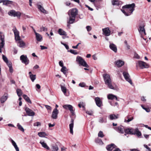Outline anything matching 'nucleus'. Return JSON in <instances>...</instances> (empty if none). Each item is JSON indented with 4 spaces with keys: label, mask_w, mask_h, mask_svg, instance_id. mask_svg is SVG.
<instances>
[{
    "label": "nucleus",
    "mask_w": 151,
    "mask_h": 151,
    "mask_svg": "<svg viewBox=\"0 0 151 151\" xmlns=\"http://www.w3.org/2000/svg\"><path fill=\"white\" fill-rule=\"evenodd\" d=\"M134 7L135 4L133 3L123 6L122 8L124 9H121V10L126 16H129L130 15L134 10Z\"/></svg>",
    "instance_id": "obj_1"
},
{
    "label": "nucleus",
    "mask_w": 151,
    "mask_h": 151,
    "mask_svg": "<svg viewBox=\"0 0 151 151\" xmlns=\"http://www.w3.org/2000/svg\"><path fill=\"white\" fill-rule=\"evenodd\" d=\"M78 11L76 9H73L70 10L68 12L69 19L67 22V26H69L70 24L73 23L75 20V18L78 14Z\"/></svg>",
    "instance_id": "obj_2"
},
{
    "label": "nucleus",
    "mask_w": 151,
    "mask_h": 151,
    "mask_svg": "<svg viewBox=\"0 0 151 151\" xmlns=\"http://www.w3.org/2000/svg\"><path fill=\"white\" fill-rule=\"evenodd\" d=\"M103 77L105 85L109 88L115 89V88L112 84L110 75L107 73L104 74L103 75Z\"/></svg>",
    "instance_id": "obj_3"
},
{
    "label": "nucleus",
    "mask_w": 151,
    "mask_h": 151,
    "mask_svg": "<svg viewBox=\"0 0 151 151\" xmlns=\"http://www.w3.org/2000/svg\"><path fill=\"white\" fill-rule=\"evenodd\" d=\"M124 132L126 134L131 135L136 134L138 137H140L141 133L137 128L134 129L132 128H127L124 130Z\"/></svg>",
    "instance_id": "obj_4"
},
{
    "label": "nucleus",
    "mask_w": 151,
    "mask_h": 151,
    "mask_svg": "<svg viewBox=\"0 0 151 151\" xmlns=\"http://www.w3.org/2000/svg\"><path fill=\"white\" fill-rule=\"evenodd\" d=\"M76 60L80 65L86 68H88L89 66L86 62L81 57L79 56H77Z\"/></svg>",
    "instance_id": "obj_5"
},
{
    "label": "nucleus",
    "mask_w": 151,
    "mask_h": 151,
    "mask_svg": "<svg viewBox=\"0 0 151 151\" xmlns=\"http://www.w3.org/2000/svg\"><path fill=\"white\" fill-rule=\"evenodd\" d=\"M136 65L137 66H139L141 69L148 68L149 67L148 64L142 61H138L137 62Z\"/></svg>",
    "instance_id": "obj_6"
},
{
    "label": "nucleus",
    "mask_w": 151,
    "mask_h": 151,
    "mask_svg": "<svg viewBox=\"0 0 151 151\" xmlns=\"http://www.w3.org/2000/svg\"><path fill=\"white\" fill-rule=\"evenodd\" d=\"M145 25L143 23L140 24L138 28V30L142 36L145 35H146L145 29Z\"/></svg>",
    "instance_id": "obj_7"
},
{
    "label": "nucleus",
    "mask_w": 151,
    "mask_h": 151,
    "mask_svg": "<svg viewBox=\"0 0 151 151\" xmlns=\"http://www.w3.org/2000/svg\"><path fill=\"white\" fill-rule=\"evenodd\" d=\"M8 14L12 16L17 17L19 18L21 15V13L19 12H16L14 10H12L8 12Z\"/></svg>",
    "instance_id": "obj_8"
},
{
    "label": "nucleus",
    "mask_w": 151,
    "mask_h": 151,
    "mask_svg": "<svg viewBox=\"0 0 151 151\" xmlns=\"http://www.w3.org/2000/svg\"><path fill=\"white\" fill-rule=\"evenodd\" d=\"M14 34L15 39L16 40H20V37L19 35V32L15 27H14L12 29Z\"/></svg>",
    "instance_id": "obj_9"
},
{
    "label": "nucleus",
    "mask_w": 151,
    "mask_h": 151,
    "mask_svg": "<svg viewBox=\"0 0 151 151\" xmlns=\"http://www.w3.org/2000/svg\"><path fill=\"white\" fill-rule=\"evenodd\" d=\"M123 75L125 80L131 85H132L133 83L129 74L126 72H124L123 73Z\"/></svg>",
    "instance_id": "obj_10"
},
{
    "label": "nucleus",
    "mask_w": 151,
    "mask_h": 151,
    "mask_svg": "<svg viewBox=\"0 0 151 151\" xmlns=\"http://www.w3.org/2000/svg\"><path fill=\"white\" fill-rule=\"evenodd\" d=\"M20 60L22 63L26 65H27L29 63V60L26 55H22L20 57Z\"/></svg>",
    "instance_id": "obj_11"
},
{
    "label": "nucleus",
    "mask_w": 151,
    "mask_h": 151,
    "mask_svg": "<svg viewBox=\"0 0 151 151\" xmlns=\"http://www.w3.org/2000/svg\"><path fill=\"white\" fill-rule=\"evenodd\" d=\"M103 34L105 36H108L110 35L111 31L109 27H106L102 29Z\"/></svg>",
    "instance_id": "obj_12"
},
{
    "label": "nucleus",
    "mask_w": 151,
    "mask_h": 151,
    "mask_svg": "<svg viewBox=\"0 0 151 151\" xmlns=\"http://www.w3.org/2000/svg\"><path fill=\"white\" fill-rule=\"evenodd\" d=\"M25 110L27 115L30 116H33L35 115V112L31 109L28 107H26Z\"/></svg>",
    "instance_id": "obj_13"
},
{
    "label": "nucleus",
    "mask_w": 151,
    "mask_h": 151,
    "mask_svg": "<svg viewBox=\"0 0 151 151\" xmlns=\"http://www.w3.org/2000/svg\"><path fill=\"white\" fill-rule=\"evenodd\" d=\"M58 113V111L57 108H55L53 110L52 115V117L53 119H56L57 115Z\"/></svg>",
    "instance_id": "obj_14"
},
{
    "label": "nucleus",
    "mask_w": 151,
    "mask_h": 151,
    "mask_svg": "<svg viewBox=\"0 0 151 151\" xmlns=\"http://www.w3.org/2000/svg\"><path fill=\"white\" fill-rule=\"evenodd\" d=\"M115 129L117 132L120 133H123L125 130L124 127L122 126H119Z\"/></svg>",
    "instance_id": "obj_15"
},
{
    "label": "nucleus",
    "mask_w": 151,
    "mask_h": 151,
    "mask_svg": "<svg viewBox=\"0 0 151 151\" xmlns=\"http://www.w3.org/2000/svg\"><path fill=\"white\" fill-rule=\"evenodd\" d=\"M109 47L110 49L115 52H117V48L116 46L113 43H110Z\"/></svg>",
    "instance_id": "obj_16"
},
{
    "label": "nucleus",
    "mask_w": 151,
    "mask_h": 151,
    "mask_svg": "<svg viewBox=\"0 0 151 151\" xmlns=\"http://www.w3.org/2000/svg\"><path fill=\"white\" fill-rule=\"evenodd\" d=\"M95 101L96 105L100 107L102 105V101L99 97L96 98L95 99Z\"/></svg>",
    "instance_id": "obj_17"
},
{
    "label": "nucleus",
    "mask_w": 151,
    "mask_h": 151,
    "mask_svg": "<svg viewBox=\"0 0 151 151\" xmlns=\"http://www.w3.org/2000/svg\"><path fill=\"white\" fill-rule=\"evenodd\" d=\"M116 64L117 67H120L124 65V62L122 60H118L116 61Z\"/></svg>",
    "instance_id": "obj_18"
},
{
    "label": "nucleus",
    "mask_w": 151,
    "mask_h": 151,
    "mask_svg": "<svg viewBox=\"0 0 151 151\" xmlns=\"http://www.w3.org/2000/svg\"><path fill=\"white\" fill-rule=\"evenodd\" d=\"M36 38L37 40L39 42H41L42 40V36L38 33H36L35 35Z\"/></svg>",
    "instance_id": "obj_19"
},
{
    "label": "nucleus",
    "mask_w": 151,
    "mask_h": 151,
    "mask_svg": "<svg viewBox=\"0 0 151 151\" xmlns=\"http://www.w3.org/2000/svg\"><path fill=\"white\" fill-rule=\"evenodd\" d=\"M38 9L42 12L44 13H47V12L44 9L43 7L41 5L37 4Z\"/></svg>",
    "instance_id": "obj_20"
},
{
    "label": "nucleus",
    "mask_w": 151,
    "mask_h": 151,
    "mask_svg": "<svg viewBox=\"0 0 151 151\" xmlns=\"http://www.w3.org/2000/svg\"><path fill=\"white\" fill-rule=\"evenodd\" d=\"M73 119H72L71 120V123L69 125L70 132V133L72 134H73Z\"/></svg>",
    "instance_id": "obj_21"
},
{
    "label": "nucleus",
    "mask_w": 151,
    "mask_h": 151,
    "mask_svg": "<svg viewBox=\"0 0 151 151\" xmlns=\"http://www.w3.org/2000/svg\"><path fill=\"white\" fill-rule=\"evenodd\" d=\"M40 143L41 144L42 147L47 149V150H50V148L48 147L44 141H41Z\"/></svg>",
    "instance_id": "obj_22"
},
{
    "label": "nucleus",
    "mask_w": 151,
    "mask_h": 151,
    "mask_svg": "<svg viewBox=\"0 0 151 151\" xmlns=\"http://www.w3.org/2000/svg\"><path fill=\"white\" fill-rule=\"evenodd\" d=\"M107 97L109 99L113 100L115 99L116 100H117V97L112 94H108L107 96Z\"/></svg>",
    "instance_id": "obj_23"
},
{
    "label": "nucleus",
    "mask_w": 151,
    "mask_h": 151,
    "mask_svg": "<svg viewBox=\"0 0 151 151\" xmlns=\"http://www.w3.org/2000/svg\"><path fill=\"white\" fill-rule=\"evenodd\" d=\"M63 107L66 109H69L70 111L72 109H73V107L71 105L69 104H66L63 106Z\"/></svg>",
    "instance_id": "obj_24"
},
{
    "label": "nucleus",
    "mask_w": 151,
    "mask_h": 151,
    "mask_svg": "<svg viewBox=\"0 0 151 151\" xmlns=\"http://www.w3.org/2000/svg\"><path fill=\"white\" fill-rule=\"evenodd\" d=\"M134 119L133 117H129V116H128L127 117L124 119V122L128 123L129 122L132 121Z\"/></svg>",
    "instance_id": "obj_25"
},
{
    "label": "nucleus",
    "mask_w": 151,
    "mask_h": 151,
    "mask_svg": "<svg viewBox=\"0 0 151 151\" xmlns=\"http://www.w3.org/2000/svg\"><path fill=\"white\" fill-rule=\"evenodd\" d=\"M60 87L62 91L64 93V95H65L67 91V89L65 85H61Z\"/></svg>",
    "instance_id": "obj_26"
},
{
    "label": "nucleus",
    "mask_w": 151,
    "mask_h": 151,
    "mask_svg": "<svg viewBox=\"0 0 151 151\" xmlns=\"http://www.w3.org/2000/svg\"><path fill=\"white\" fill-rule=\"evenodd\" d=\"M114 145V144H111L108 145L106 147V148L108 150H111L115 147Z\"/></svg>",
    "instance_id": "obj_27"
},
{
    "label": "nucleus",
    "mask_w": 151,
    "mask_h": 151,
    "mask_svg": "<svg viewBox=\"0 0 151 151\" xmlns=\"http://www.w3.org/2000/svg\"><path fill=\"white\" fill-rule=\"evenodd\" d=\"M23 97L27 102L30 104L32 103V102L29 98L27 95L25 94L23 95Z\"/></svg>",
    "instance_id": "obj_28"
},
{
    "label": "nucleus",
    "mask_w": 151,
    "mask_h": 151,
    "mask_svg": "<svg viewBox=\"0 0 151 151\" xmlns=\"http://www.w3.org/2000/svg\"><path fill=\"white\" fill-rule=\"evenodd\" d=\"M11 142H12V145L14 146L15 149H16V151H19V148L17 147V145L15 142L12 139V140H11Z\"/></svg>",
    "instance_id": "obj_29"
},
{
    "label": "nucleus",
    "mask_w": 151,
    "mask_h": 151,
    "mask_svg": "<svg viewBox=\"0 0 151 151\" xmlns=\"http://www.w3.org/2000/svg\"><path fill=\"white\" fill-rule=\"evenodd\" d=\"M7 97V95L5 94L2 96L1 99V103H4L6 100Z\"/></svg>",
    "instance_id": "obj_30"
},
{
    "label": "nucleus",
    "mask_w": 151,
    "mask_h": 151,
    "mask_svg": "<svg viewBox=\"0 0 151 151\" xmlns=\"http://www.w3.org/2000/svg\"><path fill=\"white\" fill-rule=\"evenodd\" d=\"M118 116L114 114H111L109 116V118L111 120L115 119H117Z\"/></svg>",
    "instance_id": "obj_31"
},
{
    "label": "nucleus",
    "mask_w": 151,
    "mask_h": 151,
    "mask_svg": "<svg viewBox=\"0 0 151 151\" xmlns=\"http://www.w3.org/2000/svg\"><path fill=\"white\" fill-rule=\"evenodd\" d=\"M58 32L60 35H66V33L61 29H59Z\"/></svg>",
    "instance_id": "obj_32"
},
{
    "label": "nucleus",
    "mask_w": 151,
    "mask_h": 151,
    "mask_svg": "<svg viewBox=\"0 0 151 151\" xmlns=\"http://www.w3.org/2000/svg\"><path fill=\"white\" fill-rule=\"evenodd\" d=\"M19 46L20 47H23L25 45V43L22 40H19Z\"/></svg>",
    "instance_id": "obj_33"
},
{
    "label": "nucleus",
    "mask_w": 151,
    "mask_h": 151,
    "mask_svg": "<svg viewBox=\"0 0 151 151\" xmlns=\"http://www.w3.org/2000/svg\"><path fill=\"white\" fill-rule=\"evenodd\" d=\"M38 135L40 137H44L47 136V134L44 132H40L38 133Z\"/></svg>",
    "instance_id": "obj_34"
},
{
    "label": "nucleus",
    "mask_w": 151,
    "mask_h": 151,
    "mask_svg": "<svg viewBox=\"0 0 151 151\" xmlns=\"http://www.w3.org/2000/svg\"><path fill=\"white\" fill-rule=\"evenodd\" d=\"M112 4L113 5H119L120 4L119 1L118 0H113L112 1Z\"/></svg>",
    "instance_id": "obj_35"
},
{
    "label": "nucleus",
    "mask_w": 151,
    "mask_h": 151,
    "mask_svg": "<svg viewBox=\"0 0 151 151\" xmlns=\"http://www.w3.org/2000/svg\"><path fill=\"white\" fill-rule=\"evenodd\" d=\"M17 94L19 96H21L22 94V92L20 89L18 88L16 90Z\"/></svg>",
    "instance_id": "obj_36"
},
{
    "label": "nucleus",
    "mask_w": 151,
    "mask_h": 151,
    "mask_svg": "<svg viewBox=\"0 0 151 151\" xmlns=\"http://www.w3.org/2000/svg\"><path fill=\"white\" fill-rule=\"evenodd\" d=\"M2 58H3V60H4V61L6 63L7 65H8V64L9 63H11V62L8 61L7 58L4 55H3Z\"/></svg>",
    "instance_id": "obj_37"
},
{
    "label": "nucleus",
    "mask_w": 151,
    "mask_h": 151,
    "mask_svg": "<svg viewBox=\"0 0 151 151\" xmlns=\"http://www.w3.org/2000/svg\"><path fill=\"white\" fill-rule=\"evenodd\" d=\"M3 4L4 5H7L11 3L12 1L9 0L4 1L3 0Z\"/></svg>",
    "instance_id": "obj_38"
},
{
    "label": "nucleus",
    "mask_w": 151,
    "mask_h": 151,
    "mask_svg": "<svg viewBox=\"0 0 151 151\" xmlns=\"http://www.w3.org/2000/svg\"><path fill=\"white\" fill-rule=\"evenodd\" d=\"M9 67V71L10 73H12L13 72V69L12 68V63H9L7 65Z\"/></svg>",
    "instance_id": "obj_39"
},
{
    "label": "nucleus",
    "mask_w": 151,
    "mask_h": 151,
    "mask_svg": "<svg viewBox=\"0 0 151 151\" xmlns=\"http://www.w3.org/2000/svg\"><path fill=\"white\" fill-rule=\"evenodd\" d=\"M18 128L21 131L24 132V130L23 127L19 124L18 123L17 125Z\"/></svg>",
    "instance_id": "obj_40"
},
{
    "label": "nucleus",
    "mask_w": 151,
    "mask_h": 151,
    "mask_svg": "<svg viewBox=\"0 0 151 151\" xmlns=\"http://www.w3.org/2000/svg\"><path fill=\"white\" fill-rule=\"evenodd\" d=\"M67 71V68L63 66L62 67V68L61 69V71L64 74H65L66 73Z\"/></svg>",
    "instance_id": "obj_41"
},
{
    "label": "nucleus",
    "mask_w": 151,
    "mask_h": 151,
    "mask_svg": "<svg viewBox=\"0 0 151 151\" xmlns=\"http://www.w3.org/2000/svg\"><path fill=\"white\" fill-rule=\"evenodd\" d=\"M78 106L80 108L82 106L83 108H84L85 106V103L83 102H80L78 104Z\"/></svg>",
    "instance_id": "obj_42"
},
{
    "label": "nucleus",
    "mask_w": 151,
    "mask_h": 151,
    "mask_svg": "<svg viewBox=\"0 0 151 151\" xmlns=\"http://www.w3.org/2000/svg\"><path fill=\"white\" fill-rule=\"evenodd\" d=\"M30 77L32 81L33 82L36 79V75H31Z\"/></svg>",
    "instance_id": "obj_43"
},
{
    "label": "nucleus",
    "mask_w": 151,
    "mask_h": 151,
    "mask_svg": "<svg viewBox=\"0 0 151 151\" xmlns=\"http://www.w3.org/2000/svg\"><path fill=\"white\" fill-rule=\"evenodd\" d=\"M52 151H58V147L57 146H52Z\"/></svg>",
    "instance_id": "obj_44"
},
{
    "label": "nucleus",
    "mask_w": 151,
    "mask_h": 151,
    "mask_svg": "<svg viewBox=\"0 0 151 151\" xmlns=\"http://www.w3.org/2000/svg\"><path fill=\"white\" fill-rule=\"evenodd\" d=\"M98 136L99 137H104V135L102 132L100 131L98 133Z\"/></svg>",
    "instance_id": "obj_45"
},
{
    "label": "nucleus",
    "mask_w": 151,
    "mask_h": 151,
    "mask_svg": "<svg viewBox=\"0 0 151 151\" xmlns=\"http://www.w3.org/2000/svg\"><path fill=\"white\" fill-rule=\"evenodd\" d=\"M86 84L82 82L80 83L79 84V86L82 87H84L85 86Z\"/></svg>",
    "instance_id": "obj_46"
},
{
    "label": "nucleus",
    "mask_w": 151,
    "mask_h": 151,
    "mask_svg": "<svg viewBox=\"0 0 151 151\" xmlns=\"http://www.w3.org/2000/svg\"><path fill=\"white\" fill-rule=\"evenodd\" d=\"M44 106L48 110L51 111L52 108L50 106L47 105H45Z\"/></svg>",
    "instance_id": "obj_47"
},
{
    "label": "nucleus",
    "mask_w": 151,
    "mask_h": 151,
    "mask_svg": "<svg viewBox=\"0 0 151 151\" xmlns=\"http://www.w3.org/2000/svg\"><path fill=\"white\" fill-rule=\"evenodd\" d=\"M86 28L88 32L90 31L92 29L91 27L89 26H87Z\"/></svg>",
    "instance_id": "obj_48"
},
{
    "label": "nucleus",
    "mask_w": 151,
    "mask_h": 151,
    "mask_svg": "<svg viewBox=\"0 0 151 151\" xmlns=\"http://www.w3.org/2000/svg\"><path fill=\"white\" fill-rule=\"evenodd\" d=\"M70 52L71 53L75 55H76L78 54V52H76L74 50H70Z\"/></svg>",
    "instance_id": "obj_49"
},
{
    "label": "nucleus",
    "mask_w": 151,
    "mask_h": 151,
    "mask_svg": "<svg viewBox=\"0 0 151 151\" xmlns=\"http://www.w3.org/2000/svg\"><path fill=\"white\" fill-rule=\"evenodd\" d=\"M41 30L42 31H46L47 30V28L45 27H42L41 28Z\"/></svg>",
    "instance_id": "obj_50"
},
{
    "label": "nucleus",
    "mask_w": 151,
    "mask_h": 151,
    "mask_svg": "<svg viewBox=\"0 0 151 151\" xmlns=\"http://www.w3.org/2000/svg\"><path fill=\"white\" fill-rule=\"evenodd\" d=\"M40 125V123L39 122H36L34 124V126H38Z\"/></svg>",
    "instance_id": "obj_51"
},
{
    "label": "nucleus",
    "mask_w": 151,
    "mask_h": 151,
    "mask_svg": "<svg viewBox=\"0 0 151 151\" xmlns=\"http://www.w3.org/2000/svg\"><path fill=\"white\" fill-rule=\"evenodd\" d=\"M88 0L89 1H91V2H92L95 6H97V4L95 2L96 0Z\"/></svg>",
    "instance_id": "obj_52"
},
{
    "label": "nucleus",
    "mask_w": 151,
    "mask_h": 151,
    "mask_svg": "<svg viewBox=\"0 0 151 151\" xmlns=\"http://www.w3.org/2000/svg\"><path fill=\"white\" fill-rule=\"evenodd\" d=\"M144 146L145 148L148 150V151H151V150L150 149V148L147 145H144Z\"/></svg>",
    "instance_id": "obj_53"
},
{
    "label": "nucleus",
    "mask_w": 151,
    "mask_h": 151,
    "mask_svg": "<svg viewBox=\"0 0 151 151\" xmlns=\"http://www.w3.org/2000/svg\"><path fill=\"white\" fill-rule=\"evenodd\" d=\"M61 44L62 45H64L65 47L67 49H69V47L66 44H64L62 42H61Z\"/></svg>",
    "instance_id": "obj_54"
},
{
    "label": "nucleus",
    "mask_w": 151,
    "mask_h": 151,
    "mask_svg": "<svg viewBox=\"0 0 151 151\" xmlns=\"http://www.w3.org/2000/svg\"><path fill=\"white\" fill-rule=\"evenodd\" d=\"M59 65L61 67H63V62L62 61H60L59 62Z\"/></svg>",
    "instance_id": "obj_55"
},
{
    "label": "nucleus",
    "mask_w": 151,
    "mask_h": 151,
    "mask_svg": "<svg viewBox=\"0 0 151 151\" xmlns=\"http://www.w3.org/2000/svg\"><path fill=\"white\" fill-rule=\"evenodd\" d=\"M81 44V43H79L77 44V45L76 46H73L72 47L73 49H77V48H78V46L79 45Z\"/></svg>",
    "instance_id": "obj_56"
},
{
    "label": "nucleus",
    "mask_w": 151,
    "mask_h": 151,
    "mask_svg": "<svg viewBox=\"0 0 151 151\" xmlns=\"http://www.w3.org/2000/svg\"><path fill=\"white\" fill-rule=\"evenodd\" d=\"M86 112L87 114H88L89 115H91L93 114L92 112V111H87Z\"/></svg>",
    "instance_id": "obj_57"
},
{
    "label": "nucleus",
    "mask_w": 151,
    "mask_h": 151,
    "mask_svg": "<svg viewBox=\"0 0 151 151\" xmlns=\"http://www.w3.org/2000/svg\"><path fill=\"white\" fill-rule=\"evenodd\" d=\"M103 118L102 117L100 118L99 119V122L100 123H103L104 122Z\"/></svg>",
    "instance_id": "obj_58"
},
{
    "label": "nucleus",
    "mask_w": 151,
    "mask_h": 151,
    "mask_svg": "<svg viewBox=\"0 0 151 151\" xmlns=\"http://www.w3.org/2000/svg\"><path fill=\"white\" fill-rule=\"evenodd\" d=\"M40 47H41V49L42 50L47 49V47H45L43 46L40 45Z\"/></svg>",
    "instance_id": "obj_59"
},
{
    "label": "nucleus",
    "mask_w": 151,
    "mask_h": 151,
    "mask_svg": "<svg viewBox=\"0 0 151 151\" xmlns=\"http://www.w3.org/2000/svg\"><path fill=\"white\" fill-rule=\"evenodd\" d=\"M85 6L87 7V8H88V9L90 11H92L93 9L92 8H91L90 7H89V6H88V5H85Z\"/></svg>",
    "instance_id": "obj_60"
},
{
    "label": "nucleus",
    "mask_w": 151,
    "mask_h": 151,
    "mask_svg": "<svg viewBox=\"0 0 151 151\" xmlns=\"http://www.w3.org/2000/svg\"><path fill=\"white\" fill-rule=\"evenodd\" d=\"M141 100L142 101H146V99H145V97L142 96L141 98Z\"/></svg>",
    "instance_id": "obj_61"
},
{
    "label": "nucleus",
    "mask_w": 151,
    "mask_h": 151,
    "mask_svg": "<svg viewBox=\"0 0 151 151\" xmlns=\"http://www.w3.org/2000/svg\"><path fill=\"white\" fill-rule=\"evenodd\" d=\"M149 135L148 134H144V136L145 137L146 139H148L149 138Z\"/></svg>",
    "instance_id": "obj_62"
},
{
    "label": "nucleus",
    "mask_w": 151,
    "mask_h": 151,
    "mask_svg": "<svg viewBox=\"0 0 151 151\" xmlns=\"http://www.w3.org/2000/svg\"><path fill=\"white\" fill-rule=\"evenodd\" d=\"M134 57L136 58L139 59V56L137 54L135 53L134 55Z\"/></svg>",
    "instance_id": "obj_63"
},
{
    "label": "nucleus",
    "mask_w": 151,
    "mask_h": 151,
    "mask_svg": "<svg viewBox=\"0 0 151 151\" xmlns=\"http://www.w3.org/2000/svg\"><path fill=\"white\" fill-rule=\"evenodd\" d=\"M113 151H121L120 149L119 148H115L114 150Z\"/></svg>",
    "instance_id": "obj_64"
}]
</instances>
